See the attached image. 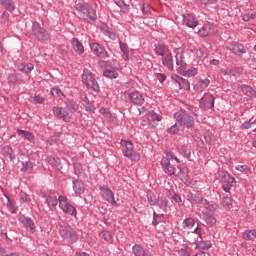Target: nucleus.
I'll return each mask as SVG.
<instances>
[{"label":"nucleus","instance_id":"obj_22","mask_svg":"<svg viewBox=\"0 0 256 256\" xmlns=\"http://www.w3.org/2000/svg\"><path fill=\"white\" fill-rule=\"evenodd\" d=\"M72 47L78 55H83V53L85 52V47H83V44L77 38L72 39Z\"/></svg>","mask_w":256,"mask_h":256},{"label":"nucleus","instance_id":"obj_52","mask_svg":"<svg viewBox=\"0 0 256 256\" xmlns=\"http://www.w3.org/2000/svg\"><path fill=\"white\" fill-rule=\"evenodd\" d=\"M148 201L150 205H155L157 203V198L153 195V192H148Z\"/></svg>","mask_w":256,"mask_h":256},{"label":"nucleus","instance_id":"obj_44","mask_svg":"<svg viewBox=\"0 0 256 256\" xmlns=\"http://www.w3.org/2000/svg\"><path fill=\"white\" fill-rule=\"evenodd\" d=\"M100 238L104 239V241H106L107 243H111L113 237L111 236V234L107 231H103L100 234Z\"/></svg>","mask_w":256,"mask_h":256},{"label":"nucleus","instance_id":"obj_54","mask_svg":"<svg viewBox=\"0 0 256 256\" xmlns=\"http://www.w3.org/2000/svg\"><path fill=\"white\" fill-rule=\"evenodd\" d=\"M255 13H247L242 16L243 21H251V19H255Z\"/></svg>","mask_w":256,"mask_h":256},{"label":"nucleus","instance_id":"obj_38","mask_svg":"<svg viewBox=\"0 0 256 256\" xmlns=\"http://www.w3.org/2000/svg\"><path fill=\"white\" fill-rule=\"evenodd\" d=\"M178 177L181 179V181H183L184 183H187V181H189V177L187 175V168L180 169L178 173Z\"/></svg>","mask_w":256,"mask_h":256},{"label":"nucleus","instance_id":"obj_27","mask_svg":"<svg viewBox=\"0 0 256 256\" xmlns=\"http://www.w3.org/2000/svg\"><path fill=\"white\" fill-rule=\"evenodd\" d=\"M17 133L19 137H22V139H27V141H35V135L29 131L18 130Z\"/></svg>","mask_w":256,"mask_h":256},{"label":"nucleus","instance_id":"obj_1","mask_svg":"<svg viewBox=\"0 0 256 256\" xmlns=\"http://www.w3.org/2000/svg\"><path fill=\"white\" fill-rule=\"evenodd\" d=\"M176 53V65L178 66L177 71L180 75H186L187 77H195L197 75V68H190L185 70L187 63L185 62V57H183V49L178 48L175 50Z\"/></svg>","mask_w":256,"mask_h":256},{"label":"nucleus","instance_id":"obj_17","mask_svg":"<svg viewBox=\"0 0 256 256\" xmlns=\"http://www.w3.org/2000/svg\"><path fill=\"white\" fill-rule=\"evenodd\" d=\"M91 50L93 53H95V55H97V57H100L101 59H105V57H107V51H105L98 43L92 44Z\"/></svg>","mask_w":256,"mask_h":256},{"label":"nucleus","instance_id":"obj_19","mask_svg":"<svg viewBox=\"0 0 256 256\" xmlns=\"http://www.w3.org/2000/svg\"><path fill=\"white\" fill-rule=\"evenodd\" d=\"M20 222L28 229V231H31L32 233L35 231V222L31 218L27 217H20Z\"/></svg>","mask_w":256,"mask_h":256},{"label":"nucleus","instance_id":"obj_64","mask_svg":"<svg viewBox=\"0 0 256 256\" xmlns=\"http://www.w3.org/2000/svg\"><path fill=\"white\" fill-rule=\"evenodd\" d=\"M198 247H200V249H211V243L208 244H199Z\"/></svg>","mask_w":256,"mask_h":256},{"label":"nucleus","instance_id":"obj_28","mask_svg":"<svg viewBox=\"0 0 256 256\" xmlns=\"http://www.w3.org/2000/svg\"><path fill=\"white\" fill-rule=\"evenodd\" d=\"M73 183H74L73 189H74L75 193H77L78 195L85 193V184H83V182L74 181Z\"/></svg>","mask_w":256,"mask_h":256},{"label":"nucleus","instance_id":"obj_8","mask_svg":"<svg viewBox=\"0 0 256 256\" xmlns=\"http://www.w3.org/2000/svg\"><path fill=\"white\" fill-rule=\"evenodd\" d=\"M82 83L88 87V89H93V91H99V84L97 80L93 77V74L89 70H84L82 74Z\"/></svg>","mask_w":256,"mask_h":256},{"label":"nucleus","instance_id":"obj_33","mask_svg":"<svg viewBox=\"0 0 256 256\" xmlns=\"http://www.w3.org/2000/svg\"><path fill=\"white\" fill-rule=\"evenodd\" d=\"M18 71H22L23 73H31L32 69H34L33 64H19L17 66Z\"/></svg>","mask_w":256,"mask_h":256},{"label":"nucleus","instance_id":"obj_61","mask_svg":"<svg viewBox=\"0 0 256 256\" xmlns=\"http://www.w3.org/2000/svg\"><path fill=\"white\" fill-rule=\"evenodd\" d=\"M236 171H240L241 173H245V171H247V165H238V166H236Z\"/></svg>","mask_w":256,"mask_h":256},{"label":"nucleus","instance_id":"obj_5","mask_svg":"<svg viewBox=\"0 0 256 256\" xmlns=\"http://www.w3.org/2000/svg\"><path fill=\"white\" fill-rule=\"evenodd\" d=\"M59 233L62 239L67 241V243H76L77 239H79L77 232L67 225L60 226Z\"/></svg>","mask_w":256,"mask_h":256},{"label":"nucleus","instance_id":"obj_6","mask_svg":"<svg viewBox=\"0 0 256 256\" xmlns=\"http://www.w3.org/2000/svg\"><path fill=\"white\" fill-rule=\"evenodd\" d=\"M121 145L123 147L124 157H127L131 161H139L141 159V156L133 150V142L122 140Z\"/></svg>","mask_w":256,"mask_h":256},{"label":"nucleus","instance_id":"obj_29","mask_svg":"<svg viewBox=\"0 0 256 256\" xmlns=\"http://www.w3.org/2000/svg\"><path fill=\"white\" fill-rule=\"evenodd\" d=\"M241 91L244 95H247V97H255V94H256L253 87L248 86V85L241 86Z\"/></svg>","mask_w":256,"mask_h":256},{"label":"nucleus","instance_id":"obj_57","mask_svg":"<svg viewBox=\"0 0 256 256\" xmlns=\"http://www.w3.org/2000/svg\"><path fill=\"white\" fill-rule=\"evenodd\" d=\"M194 203H200L201 205H207V200H204L203 198L199 196H194L193 199Z\"/></svg>","mask_w":256,"mask_h":256},{"label":"nucleus","instance_id":"obj_4","mask_svg":"<svg viewBox=\"0 0 256 256\" xmlns=\"http://www.w3.org/2000/svg\"><path fill=\"white\" fill-rule=\"evenodd\" d=\"M174 119H176L179 125H182V127H187L188 129H191V127L195 125V120L186 111L176 112L174 114Z\"/></svg>","mask_w":256,"mask_h":256},{"label":"nucleus","instance_id":"obj_13","mask_svg":"<svg viewBox=\"0 0 256 256\" xmlns=\"http://www.w3.org/2000/svg\"><path fill=\"white\" fill-rule=\"evenodd\" d=\"M53 113L56 117H58V119H63V121H65L66 123H69V121H71V116H69V113H67V111H65L61 107H54Z\"/></svg>","mask_w":256,"mask_h":256},{"label":"nucleus","instance_id":"obj_9","mask_svg":"<svg viewBox=\"0 0 256 256\" xmlns=\"http://www.w3.org/2000/svg\"><path fill=\"white\" fill-rule=\"evenodd\" d=\"M32 31L35 35V37L38 39V41H41L42 43H47L49 41V33H47V30L42 28L41 25L37 22H34L32 25Z\"/></svg>","mask_w":256,"mask_h":256},{"label":"nucleus","instance_id":"obj_39","mask_svg":"<svg viewBox=\"0 0 256 256\" xmlns=\"http://www.w3.org/2000/svg\"><path fill=\"white\" fill-rule=\"evenodd\" d=\"M195 225V220L193 218H186L183 221V229H191Z\"/></svg>","mask_w":256,"mask_h":256},{"label":"nucleus","instance_id":"obj_46","mask_svg":"<svg viewBox=\"0 0 256 256\" xmlns=\"http://www.w3.org/2000/svg\"><path fill=\"white\" fill-rule=\"evenodd\" d=\"M8 81L10 83H19V81H21V78L18 74L12 73L8 76Z\"/></svg>","mask_w":256,"mask_h":256},{"label":"nucleus","instance_id":"obj_7","mask_svg":"<svg viewBox=\"0 0 256 256\" xmlns=\"http://www.w3.org/2000/svg\"><path fill=\"white\" fill-rule=\"evenodd\" d=\"M58 201L59 208L61 209V211H63V213H66V215H71L72 217L77 216V209H75L73 205L69 203L67 197L59 196Z\"/></svg>","mask_w":256,"mask_h":256},{"label":"nucleus","instance_id":"obj_47","mask_svg":"<svg viewBox=\"0 0 256 256\" xmlns=\"http://www.w3.org/2000/svg\"><path fill=\"white\" fill-rule=\"evenodd\" d=\"M223 205L226 209H231V207H233V200L231 197H224Z\"/></svg>","mask_w":256,"mask_h":256},{"label":"nucleus","instance_id":"obj_50","mask_svg":"<svg viewBox=\"0 0 256 256\" xmlns=\"http://www.w3.org/2000/svg\"><path fill=\"white\" fill-rule=\"evenodd\" d=\"M180 153L184 154L186 157H189L191 155V149H189L188 146H182L179 148Z\"/></svg>","mask_w":256,"mask_h":256},{"label":"nucleus","instance_id":"obj_55","mask_svg":"<svg viewBox=\"0 0 256 256\" xmlns=\"http://www.w3.org/2000/svg\"><path fill=\"white\" fill-rule=\"evenodd\" d=\"M243 129H255V122H244L242 125Z\"/></svg>","mask_w":256,"mask_h":256},{"label":"nucleus","instance_id":"obj_12","mask_svg":"<svg viewBox=\"0 0 256 256\" xmlns=\"http://www.w3.org/2000/svg\"><path fill=\"white\" fill-rule=\"evenodd\" d=\"M128 99L130 103H134V105H143V103H145V98L138 91L128 94Z\"/></svg>","mask_w":256,"mask_h":256},{"label":"nucleus","instance_id":"obj_3","mask_svg":"<svg viewBox=\"0 0 256 256\" xmlns=\"http://www.w3.org/2000/svg\"><path fill=\"white\" fill-rule=\"evenodd\" d=\"M174 161L176 163H179V159L173 156V154L171 153L166 154V157L162 159V169L167 175H175L177 168H175V166L173 165Z\"/></svg>","mask_w":256,"mask_h":256},{"label":"nucleus","instance_id":"obj_24","mask_svg":"<svg viewBox=\"0 0 256 256\" xmlns=\"http://www.w3.org/2000/svg\"><path fill=\"white\" fill-rule=\"evenodd\" d=\"M3 155L6 161H15V155H13V149L9 146L3 148Z\"/></svg>","mask_w":256,"mask_h":256},{"label":"nucleus","instance_id":"obj_25","mask_svg":"<svg viewBox=\"0 0 256 256\" xmlns=\"http://www.w3.org/2000/svg\"><path fill=\"white\" fill-rule=\"evenodd\" d=\"M156 55H159L160 57H164L169 52V49L167 46L162 44H157L154 49Z\"/></svg>","mask_w":256,"mask_h":256},{"label":"nucleus","instance_id":"obj_16","mask_svg":"<svg viewBox=\"0 0 256 256\" xmlns=\"http://www.w3.org/2000/svg\"><path fill=\"white\" fill-rule=\"evenodd\" d=\"M132 253L135 256H153V254L150 251L143 249V246H141L139 244H135L132 247Z\"/></svg>","mask_w":256,"mask_h":256},{"label":"nucleus","instance_id":"obj_18","mask_svg":"<svg viewBox=\"0 0 256 256\" xmlns=\"http://www.w3.org/2000/svg\"><path fill=\"white\" fill-rule=\"evenodd\" d=\"M183 25L186 27H190V29H195L197 27V22L195 21V17L191 14L184 15Z\"/></svg>","mask_w":256,"mask_h":256},{"label":"nucleus","instance_id":"obj_36","mask_svg":"<svg viewBox=\"0 0 256 256\" xmlns=\"http://www.w3.org/2000/svg\"><path fill=\"white\" fill-rule=\"evenodd\" d=\"M104 77H108V79H117V77H119V73L115 70L107 69L104 71Z\"/></svg>","mask_w":256,"mask_h":256},{"label":"nucleus","instance_id":"obj_31","mask_svg":"<svg viewBox=\"0 0 256 256\" xmlns=\"http://www.w3.org/2000/svg\"><path fill=\"white\" fill-rule=\"evenodd\" d=\"M157 205L160 209H162V211H164L165 213H167V211H169V204L167 199L165 198H161L157 201Z\"/></svg>","mask_w":256,"mask_h":256},{"label":"nucleus","instance_id":"obj_41","mask_svg":"<svg viewBox=\"0 0 256 256\" xmlns=\"http://www.w3.org/2000/svg\"><path fill=\"white\" fill-rule=\"evenodd\" d=\"M66 106L70 111H77L79 109V105L73 100H67Z\"/></svg>","mask_w":256,"mask_h":256},{"label":"nucleus","instance_id":"obj_26","mask_svg":"<svg viewBox=\"0 0 256 256\" xmlns=\"http://www.w3.org/2000/svg\"><path fill=\"white\" fill-rule=\"evenodd\" d=\"M229 50L234 53V55H243L244 53H246L245 47L241 44L232 45Z\"/></svg>","mask_w":256,"mask_h":256},{"label":"nucleus","instance_id":"obj_37","mask_svg":"<svg viewBox=\"0 0 256 256\" xmlns=\"http://www.w3.org/2000/svg\"><path fill=\"white\" fill-rule=\"evenodd\" d=\"M243 239H247L248 241H253V239H256V231L249 230V231L244 232Z\"/></svg>","mask_w":256,"mask_h":256},{"label":"nucleus","instance_id":"obj_40","mask_svg":"<svg viewBox=\"0 0 256 256\" xmlns=\"http://www.w3.org/2000/svg\"><path fill=\"white\" fill-rule=\"evenodd\" d=\"M7 199V208L8 211H10V213H15V211H17V208L15 207V202H13V200H11L9 197L6 196Z\"/></svg>","mask_w":256,"mask_h":256},{"label":"nucleus","instance_id":"obj_43","mask_svg":"<svg viewBox=\"0 0 256 256\" xmlns=\"http://www.w3.org/2000/svg\"><path fill=\"white\" fill-rule=\"evenodd\" d=\"M178 255L180 256H191V248L184 246L178 250Z\"/></svg>","mask_w":256,"mask_h":256},{"label":"nucleus","instance_id":"obj_15","mask_svg":"<svg viewBox=\"0 0 256 256\" xmlns=\"http://www.w3.org/2000/svg\"><path fill=\"white\" fill-rule=\"evenodd\" d=\"M215 33V26L211 24H205L199 31L198 35L200 37H207V35H214Z\"/></svg>","mask_w":256,"mask_h":256},{"label":"nucleus","instance_id":"obj_30","mask_svg":"<svg viewBox=\"0 0 256 256\" xmlns=\"http://www.w3.org/2000/svg\"><path fill=\"white\" fill-rule=\"evenodd\" d=\"M47 162L51 167H56L57 169H61V160L58 157L49 156L47 158Z\"/></svg>","mask_w":256,"mask_h":256},{"label":"nucleus","instance_id":"obj_2","mask_svg":"<svg viewBox=\"0 0 256 256\" xmlns=\"http://www.w3.org/2000/svg\"><path fill=\"white\" fill-rule=\"evenodd\" d=\"M75 9L79 16L85 19V21H95V19H97V11L85 2L77 3Z\"/></svg>","mask_w":256,"mask_h":256},{"label":"nucleus","instance_id":"obj_21","mask_svg":"<svg viewBox=\"0 0 256 256\" xmlns=\"http://www.w3.org/2000/svg\"><path fill=\"white\" fill-rule=\"evenodd\" d=\"M211 81L209 79L200 80L196 85L194 86V90L198 93H203V90L209 87V84Z\"/></svg>","mask_w":256,"mask_h":256},{"label":"nucleus","instance_id":"obj_34","mask_svg":"<svg viewBox=\"0 0 256 256\" xmlns=\"http://www.w3.org/2000/svg\"><path fill=\"white\" fill-rule=\"evenodd\" d=\"M179 131H183V126L181 124H174L168 129V133L171 135H176Z\"/></svg>","mask_w":256,"mask_h":256},{"label":"nucleus","instance_id":"obj_23","mask_svg":"<svg viewBox=\"0 0 256 256\" xmlns=\"http://www.w3.org/2000/svg\"><path fill=\"white\" fill-rule=\"evenodd\" d=\"M162 63L164 67H168L170 71H173V55L171 54V52H168L164 55Z\"/></svg>","mask_w":256,"mask_h":256},{"label":"nucleus","instance_id":"obj_59","mask_svg":"<svg viewBox=\"0 0 256 256\" xmlns=\"http://www.w3.org/2000/svg\"><path fill=\"white\" fill-rule=\"evenodd\" d=\"M20 197L25 203H29V201H31V198L25 192H21Z\"/></svg>","mask_w":256,"mask_h":256},{"label":"nucleus","instance_id":"obj_35","mask_svg":"<svg viewBox=\"0 0 256 256\" xmlns=\"http://www.w3.org/2000/svg\"><path fill=\"white\" fill-rule=\"evenodd\" d=\"M46 202L49 207H57V204L59 203V198L57 199L56 196H48L46 198Z\"/></svg>","mask_w":256,"mask_h":256},{"label":"nucleus","instance_id":"obj_14","mask_svg":"<svg viewBox=\"0 0 256 256\" xmlns=\"http://www.w3.org/2000/svg\"><path fill=\"white\" fill-rule=\"evenodd\" d=\"M201 105H203L204 109H213L215 106V96L211 94H206L201 99Z\"/></svg>","mask_w":256,"mask_h":256},{"label":"nucleus","instance_id":"obj_49","mask_svg":"<svg viewBox=\"0 0 256 256\" xmlns=\"http://www.w3.org/2000/svg\"><path fill=\"white\" fill-rule=\"evenodd\" d=\"M51 94L53 95V97H63V92H61V89H59L58 87L52 88Z\"/></svg>","mask_w":256,"mask_h":256},{"label":"nucleus","instance_id":"obj_11","mask_svg":"<svg viewBox=\"0 0 256 256\" xmlns=\"http://www.w3.org/2000/svg\"><path fill=\"white\" fill-rule=\"evenodd\" d=\"M100 191H102V197L110 203L111 205H114V207H119V204H117V201L115 200V194H113V191L109 189L108 187H101Z\"/></svg>","mask_w":256,"mask_h":256},{"label":"nucleus","instance_id":"obj_58","mask_svg":"<svg viewBox=\"0 0 256 256\" xmlns=\"http://www.w3.org/2000/svg\"><path fill=\"white\" fill-rule=\"evenodd\" d=\"M33 165L29 162H22V171H29L32 169Z\"/></svg>","mask_w":256,"mask_h":256},{"label":"nucleus","instance_id":"obj_60","mask_svg":"<svg viewBox=\"0 0 256 256\" xmlns=\"http://www.w3.org/2000/svg\"><path fill=\"white\" fill-rule=\"evenodd\" d=\"M142 11L144 15H149V12L151 11V7L149 6V4H144Z\"/></svg>","mask_w":256,"mask_h":256},{"label":"nucleus","instance_id":"obj_62","mask_svg":"<svg viewBox=\"0 0 256 256\" xmlns=\"http://www.w3.org/2000/svg\"><path fill=\"white\" fill-rule=\"evenodd\" d=\"M156 77H157L158 81H160V83H163V81H165V79H166L165 74H163V73L156 74Z\"/></svg>","mask_w":256,"mask_h":256},{"label":"nucleus","instance_id":"obj_10","mask_svg":"<svg viewBox=\"0 0 256 256\" xmlns=\"http://www.w3.org/2000/svg\"><path fill=\"white\" fill-rule=\"evenodd\" d=\"M218 176L220 177V181L222 183L223 190L226 193H229V191H231V187H233V185H235V178H233L227 172H219Z\"/></svg>","mask_w":256,"mask_h":256},{"label":"nucleus","instance_id":"obj_63","mask_svg":"<svg viewBox=\"0 0 256 256\" xmlns=\"http://www.w3.org/2000/svg\"><path fill=\"white\" fill-rule=\"evenodd\" d=\"M172 199L176 202V203H183V200L181 199V196L180 195H174L172 197Z\"/></svg>","mask_w":256,"mask_h":256},{"label":"nucleus","instance_id":"obj_53","mask_svg":"<svg viewBox=\"0 0 256 256\" xmlns=\"http://www.w3.org/2000/svg\"><path fill=\"white\" fill-rule=\"evenodd\" d=\"M32 102L39 103V104L45 103V98H43V96L37 95V96L32 97Z\"/></svg>","mask_w":256,"mask_h":256},{"label":"nucleus","instance_id":"obj_42","mask_svg":"<svg viewBox=\"0 0 256 256\" xmlns=\"http://www.w3.org/2000/svg\"><path fill=\"white\" fill-rule=\"evenodd\" d=\"M203 207H205V209L207 210V211H209L210 213H213V212H215V211H217V204H215V203H213V202H208L207 201V204L206 205H203Z\"/></svg>","mask_w":256,"mask_h":256},{"label":"nucleus","instance_id":"obj_32","mask_svg":"<svg viewBox=\"0 0 256 256\" xmlns=\"http://www.w3.org/2000/svg\"><path fill=\"white\" fill-rule=\"evenodd\" d=\"M2 8L7 11H15V4L11 0H2Z\"/></svg>","mask_w":256,"mask_h":256},{"label":"nucleus","instance_id":"obj_20","mask_svg":"<svg viewBox=\"0 0 256 256\" xmlns=\"http://www.w3.org/2000/svg\"><path fill=\"white\" fill-rule=\"evenodd\" d=\"M173 81H175V83H178V85L182 88L185 89L186 91H189V89L191 88L189 81L175 75L172 76Z\"/></svg>","mask_w":256,"mask_h":256},{"label":"nucleus","instance_id":"obj_56","mask_svg":"<svg viewBox=\"0 0 256 256\" xmlns=\"http://www.w3.org/2000/svg\"><path fill=\"white\" fill-rule=\"evenodd\" d=\"M120 49L124 53L125 61H129V52L127 51V48H125V46H123V44L120 43Z\"/></svg>","mask_w":256,"mask_h":256},{"label":"nucleus","instance_id":"obj_48","mask_svg":"<svg viewBox=\"0 0 256 256\" xmlns=\"http://www.w3.org/2000/svg\"><path fill=\"white\" fill-rule=\"evenodd\" d=\"M194 56L196 59H203L205 57V50L201 48L194 50Z\"/></svg>","mask_w":256,"mask_h":256},{"label":"nucleus","instance_id":"obj_51","mask_svg":"<svg viewBox=\"0 0 256 256\" xmlns=\"http://www.w3.org/2000/svg\"><path fill=\"white\" fill-rule=\"evenodd\" d=\"M150 117L153 121H161L163 119V117L157 114L155 111L150 112Z\"/></svg>","mask_w":256,"mask_h":256},{"label":"nucleus","instance_id":"obj_45","mask_svg":"<svg viewBox=\"0 0 256 256\" xmlns=\"http://www.w3.org/2000/svg\"><path fill=\"white\" fill-rule=\"evenodd\" d=\"M205 221H206L207 225H209L210 227H214V225L217 224V219L214 218L213 215H207L205 218Z\"/></svg>","mask_w":256,"mask_h":256}]
</instances>
